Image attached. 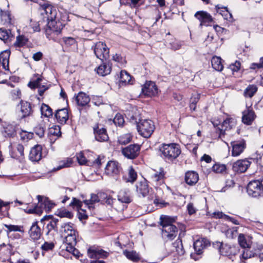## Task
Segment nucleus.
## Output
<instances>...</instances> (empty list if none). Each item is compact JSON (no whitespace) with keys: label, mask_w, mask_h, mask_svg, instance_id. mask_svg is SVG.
<instances>
[{"label":"nucleus","mask_w":263,"mask_h":263,"mask_svg":"<svg viewBox=\"0 0 263 263\" xmlns=\"http://www.w3.org/2000/svg\"><path fill=\"white\" fill-rule=\"evenodd\" d=\"M94 53L97 58L101 61L106 60L109 58V49L105 44L103 42H97L94 47Z\"/></svg>","instance_id":"0eeeda50"},{"label":"nucleus","mask_w":263,"mask_h":263,"mask_svg":"<svg viewBox=\"0 0 263 263\" xmlns=\"http://www.w3.org/2000/svg\"><path fill=\"white\" fill-rule=\"evenodd\" d=\"M111 70V67L109 63H103L96 69L97 73L101 76H105L109 74Z\"/></svg>","instance_id":"bb28decb"},{"label":"nucleus","mask_w":263,"mask_h":263,"mask_svg":"<svg viewBox=\"0 0 263 263\" xmlns=\"http://www.w3.org/2000/svg\"><path fill=\"white\" fill-rule=\"evenodd\" d=\"M72 163V161L70 158H67L60 162L59 165L53 170L55 171L59 170L64 167H67L70 166Z\"/></svg>","instance_id":"de8ad7c7"},{"label":"nucleus","mask_w":263,"mask_h":263,"mask_svg":"<svg viewBox=\"0 0 263 263\" xmlns=\"http://www.w3.org/2000/svg\"><path fill=\"white\" fill-rule=\"evenodd\" d=\"M90 100L89 96L83 92H80L76 97V101L79 106H86L90 102Z\"/></svg>","instance_id":"b1692460"},{"label":"nucleus","mask_w":263,"mask_h":263,"mask_svg":"<svg viewBox=\"0 0 263 263\" xmlns=\"http://www.w3.org/2000/svg\"><path fill=\"white\" fill-rule=\"evenodd\" d=\"M175 221V219L174 218L166 215L161 216L159 222V224L162 227L161 229H165V228H169L172 227V226H174L173 223Z\"/></svg>","instance_id":"a878e982"},{"label":"nucleus","mask_w":263,"mask_h":263,"mask_svg":"<svg viewBox=\"0 0 263 263\" xmlns=\"http://www.w3.org/2000/svg\"><path fill=\"white\" fill-rule=\"evenodd\" d=\"M215 245L219 248V252L224 256H227L232 258L233 256L236 255L238 251V247L234 246H231L228 244H222L219 242H216Z\"/></svg>","instance_id":"423d86ee"},{"label":"nucleus","mask_w":263,"mask_h":263,"mask_svg":"<svg viewBox=\"0 0 263 263\" xmlns=\"http://www.w3.org/2000/svg\"><path fill=\"white\" fill-rule=\"evenodd\" d=\"M101 199L100 198L99 193L97 195L92 194L90 199L84 200V203L90 208L91 207V205L101 201Z\"/></svg>","instance_id":"79ce46f5"},{"label":"nucleus","mask_w":263,"mask_h":263,"mask_svg":"<svg viewBox=\"0 0 263 263\" xmlns=\"http://www.w3.org/2000/svg\"><path fill=\"white\" fill-rule=\"evenodd\" d=\"M164 174L162 172L155 173L152 175V179L153 181L157 182L162 179L163 177Z\"/></svg>","instance_id":"774afa93"},{"label":"nucleus","mask_w":263,"mask_h":263,"mask_svg":"<svg viewBox=\"0 0 263 263\" xmlns=\"http://www.w3.org/2000/svg\"><path fill=\"white\" fill-rule=\"evenodd\" d=\"M57 215L61 218L66 217L69 219H71L73 217V214L65 209L57 212Z\"/></svg>","instance_id":"603ef678"},{"label":"nucleus","mask_w":263,"mask_h":263,"mask_svg":"<svg viewBox=\"0 0 263 263\" xmlns=\"http://www.w3.org/2000/svg\"><path fill=\"white\" fill-rule=\"evenodd\" d=\"M236 125V122L234 119L232 118H228L225 120L220 125V127H218V129L219 132V136L224 135L226 130L232 128Z\"/></svg>","instance_id":"aec40b11"},{"label":"nucleus","mask_w":263,"mask_h":263,"mask_svg":"<svg viewBox=\"0 0 263 263\" xmlns=\"http://www.w3.org/2000/svg\"><path fill=\"white\" fill-rule=\"evenodd\" d=\"M213 171L217 173H222L226 170V167L223 164H216L212 167Z\"/></svg>","instance_id":"bf43d9fd"},{"label":"nucleus","mask_w":263,"mask_h":263,"mask_svg":"<svg viewBox=\"0 0 263 263\" xmlns=\"http://www.w3.org/2000/svg\"><path fill=\"white\" fill-rule=\"evenodd\" d=\"M27 41V40L26 39L25 36H18L16 37V40L14 43V45L18 47H21L23 46L24 44H25Z\"/></svg>","instance_id":"052dcab7"},{"label":"nucleus","mask_w":263,"mask_h":263,"mask_svg":"<svg viewBox=\"0 0 263 263\" xmlns=\"http://www.w3.org/2000/svg\"><path fill=\"white\" fill-rule=\"evenodd\" d=\"M241 256V259H244L245 260H246L248 258L254 257V253L251 250L250 248L249 247V248H243Z\"/></svg>","instance_id":"49530a36"},{"label":"nucleus","mask_w":263,"mask_h":263,"mask_svg":"<svg viewBox=\"0 0 263 263\" xmlns=\"http://www.w3.org/2000/svg\"><path fill=\"white\" fill-rule=\"evenodd\" d=\"M240 67V63L238 61H236L234 63L231 64L229 69H230L232 72L238 71Z\"/></svg>","instance_id":"0e129e2a"},{"label":"nucleus","mask_w":263,"mask_h":263,"mask_svg":"<svg viewBox=\"0 0 263 263\" xmlns=\"http://www.w3.org/2000/svg\"><path fill=\"white\" fill-rule=\"evenodd\" d=\"M159 149L161 156L168 160L176 159L181 153L179 145L175 143L163 144L159 146Z\"/></svg>","instance_id":"20e7f679"},{"label":"nucleus","mask_w":263,"mask_h":263,"mask_svg":"<svg viewBox=\"0 0 263 263\" xmlns=\"http://www.w3.org/2000/svg\"><path fill=\"white\" fill-rule=\"evenodd\" d=\"M77 159L80 165H89L90 164H91V160L90 159L87 160L85 158L84 153L82 152L77 155Z\"/></svg>","instance_id":"4c0bfd02"},{"label":"nucleus","mask_w":263,"mask_h":263,"mask_svg":"<svg viewBox=\"0 0 263 263\" xmlns=\"http://www.w3.org/2000/svg\"><path fill=\"white\" fill-rule=\"evenodd\" d=\"M42 77L41 76H39L36 80L30 82L28 85L31 88L35 89V88L40 87L43 84H45L44 83H42Z\"/></svg>","instance_id":"ea45409f"},{"label":"nucleus","mask_w":263,"mask_h":263,"mask_svg":"<svg viewBox=\"0 0 263 263\" xmlns=\"http://www.w3.org/2000/svg\"><path fill=\"white\" fill-rule=\"evenodd\" d=\"M239 245L243 248H249L250 246V241L247 240L245 236L240 234L238 237Z\"/></svg>","instance_id":"a18cd8bd"},{"label":"nucleus","mask_w":263,"mask_h":263,"mask_svg":"<svg viewBox=\"0 0 263 263\" xmlns=\"http://www.w3.org/2000/svg\"><path fill=\"white\" fill-rule=\"evenodd\" d=\"M42 157V146L35 145L32 147L29 154V158L32 161H38Z\"/></svg>","instance_id":"412c9836"},{"label":"nucleus","mask_w":263,"mask_h":263,"mask_svg":"<svg viewBox=\"0 0 263 263\" xmlns=\"http://www.w3.org/2000/svg\"><path fill=\"white\" fill-rule=\"evenodd\" d=\"M251 162L247 158L236 161L233 164V170L237 173H244L250 166Z\"/></svg>","instance_id":"ddd939ff"},{"label":"nucleus","mask_w":263,"mask_h":263,"mask_svg":"<svg viewBox=\"0 0 263 263\" xmlns=\"http://www.w3.org/2000/svg\"><path fill=\"white\" fill-rule=\"evenodd\" d=\"M10 52L9 51L5 50L0 53V64H2L3 68L8 70L9 60Z\"/></svg>","instance_id":"c85d7f7f"},{"label":"nucleus","mask_w":263,"mask_h":263,"mask_svg":"<svg viewBox=\"0 0 263 263\" xmlns=\"http://www.w3.org/2000/svg\"><path fill=\"white\" fill-rule=\"evenodd\" d=\"M37 198L39 203L42 204L43 202V203L44 205V208L46 211L50 210L54 205V203H53L47 198H44V197L41 196L40 195H38L37 196Z\"/></svg>","instance_id":"473e14b6"},{"label":"nucleus","mask_w":263,"mask_h":263,"mask_svg":"<svg viewBox=\"0 0 263 263\" xmlns=\"http://www.w3.org/2000/svg\"><path fill=\"white\" fill-rule=\"evenodd\" d=\"M258 87L254 84H250L248 85L245 89L243 95L246 98H251L257 91Z\"/></svg>","instance_id":"2f4dec72"},{"label":"nucleus","mask_w":263,"mask_h":263,"mask_svg":"<svg viewBox=\"0 0 263 263\" xmlns=\"http://www.w3.org/2000/svg\"><path fill=\"white\" fill-rule=\"evenodd\" d=\"M41 111L42 115L46 117H50L52 116V109L45 104H42L41 107Z\"/></svg>","instance_id":"a19ab883"},{"label":"nucleus","mask_w":263,"mask_h":263,"mask_svg":"<svg viewBox=\"0 0 263 263\" xmlns=\"http://www.w3.org/2000/svg\"><path fill=\"white\" fill-rule=\"evenodd\" d=\"M93 133L96 140L99 142L106 141L108 136L105 128L101 125L97 124L93 127Z\"/></svg>","instance_id":"f8f14e48"},{"label":"nucleus","mask_w":263,"mask_h":263,"mask_svg":"<svg viewBox=\"0 0 263 263\" xmlns=\"http://www.w3.org/2000/svg\"><path fill=\"white\" fill-rule=\"evenodd\" d=\"M118 199L120 202L125 203H129L132 201L131 197L128 191H121L118 195Z\"/></svg>","instance_id":"7c9ffc66"},{"label":"nucleus","mask_w":263,"mask_h":263,"mask_svg":"<svg viewBox=\"0 0 263 263\" xmlns=\"http://www.w3.org/2000/svg\"><path fill=\"white\" fill-rule=\"evenodd\" d=\"M212 67L218 71H221L223 69L222 59L217 56H214L211 59Z\"/></svg>","instance_id":"c756f323"},{"label":"nucleus","mask_w":263,"mask_h":263,"mask_svg":"<svg viewBox=\"0 0 263 263\" xmlns=\"http://www.w3.org/2000/svg\"><path fill=\"white\" fill-rule=\"evenodd\" d=\"M4 227L7 229L8 233L11 232H23V230H22V227L21 226L5 224Z\"/></svg>","instance_id":"3c124183"},{"label":"nucleus","mask_w":263,"mask_h":263,"mask_svg":"<svg viewBox=\"0 0 263 263\" xmlns=\"http://www.w3.org/2000/svg\"><path fill=\"white\" fill-rule=\"evenodd\" d=\"M3 134L5 137H12L14 134V129L12 126H8L5 128Z\"/></svg>","instance_id":"e2e57ef3"},{"label":"nucleus","mask_w":263,"mask_h":263,"mask_svg":"<svg viewBox=\"0 0 263 263\" xmlns=\"http://www.w3.org/2000/svg\"><path fill=\"white\" fill-rule=\"evenodd\" d=\"M54 245L53 242H45L41 247V248L45 251H49L53 249Z\"/></svg>","instance_id":"338daca9"},{"label":"nucleus","mask_w":263,"mask_h":263,"mask_svg":"<svg viewBox=\"0 0 263 263\" xmlns=\"http://www.w3.org/2000/svg\"><path fill=\"white\" fill-rule=\"evenodd\" d=\"M132 77L125 70H122L120 72V83L122 85H126L130 83Z\"/></svg>","instance_id":"f704fd0d"},{"label":"nucleus","mask_w":263,"mask_h":263,"mask_svg":"<svg viewBox=\"0 0 263 263\" xmlns=\"http://www.w3.org/2000/svg\"><path fill=\"white\" fill-rule=\"evenodd\" d=\"M88 255L91 258H100L106 257L108 256V253L103 250H95L89 249L87 251Z\"/></svg>","instance_id":"393cba45"},{"label":"nucleus","mask_w":263,"mask_h":263,"mask_svg":"<svg viewBox=\"0 0 263 263\" xmlns=\"http://www.w3.org/2000/svg\"><path fill=\"white\" fill-rule=\"evenodd\" d=\"M66 250L67 251L71 253L73 256L78 258L80 256V252L78 250L74 248L76 245L66 244Z\"/></svg>","instance_id":"8fccbe9b"},{"label":"nucleus","mask_w":263,"mask_h":263,"mask_svg":"<svg viewBox=\"0 0 263 263\" xmlns=\"http://www.w3.org/2000/svg\"><path fill=\"white\" fill-rule=\"evenodd\" d=\"M142 92L148 97L155 96L158 93V89L154 82H147L142 88Z\"/></svg>","instance_id":"4468645a"},{"label":"nucleus","mask_w":263,"mask_h":263,"mask_svg":"<svg viewBox=\"0 0 263 263\" xmlns=\"http://www.w3.org/2000/svg\"><path fill=\"white\" fill-rule=\"evenodd\" d=\"M55 116L60 123L64 124L66 123L69 118L68 110L66 108L58 110Z\"/></svg>","instance_id":"4be33fe9"},{"label":"nucleus","mask_w":263,"mask_h":263,"mask_svg":"<svg viewBox=\"0 0 263 263\" xmlns=\"http://www.w3.org/2000/svg\"><path fill=\"white\" fill-rule=\"evenodd\" d=\"M195 16L200 22V26H208L213 22L212 16L205 11L197 12Z\"/></svg>","instance_id":"dca6fc26"},{"label":"nucleus","mask_w":263,"mask_h":263,"mask_svg":"<svg viewBox=\"0 0 263 263\" xmlns=\"http://www.w3.org/2000/svg\"><path fill=\"white\" fill-rule=\"evenodd\" d=\"M247 192L250 196L257 197L263 194V179L250 181L247 186Z\"/></svg>","instance_id":"39448f33"},{"label":"nucleus","mask_w":263,"mask_h":263,"mask_svg":"<svg viewBox=\"0 0 263 263\" xmlns=\"http://www.w3.org/2000/svg\"><path fill=\"white\" fill-rule=\"evenodd\" d=\"M30 237L34 240L39 239L41 236V229L37 224V222H34L29 232Z\"/></svg>","instance_id":"cd10ccee"},{"label":"nucleus","mask_w":263,"mask_h":263,"mask_svg":"<svg viewBox=\"0 0 263 263\" xmlns=\"http://www.w3.org/2000/svg\"><path fill=\"white\" fill-rule=\"evenodd\" d=\"M137 192L139 195L143 197H145L149 193L148 185L145 183H141L137 186Z\"/></svg>","instance_id":"e433bc0d"},{"label":"nucleus","mask_w":263,"mask_h":263,"mask_svg":"<svg viewBox=\"0 0 263 263\" xmlns=\"http://www.w3.org/2000/svg\"><path fill=\"white\" fill-rule=\"evenodd\" d=\"M171 49L174 50L180 49L183 44V42L175 40L170 43Z\"/></svg>","instance_id":"4d7b16f0"},{"label":"nucleus","mask_w":263,"mask_h":263,"mask_svg":"<svg viewBox=\"0 0 263 263\" xmlns=\"http://www.w3.org/2000/svg\"><path fill=\"white\" fill-rule=\"evenodd\" d=\"M99 196L101 199V201L107 203V204H111L113 202V199L110 195H108L104 193H100Z\"/></svg>","instance_id":"09e8293b"},{"label":"nucleus","mask_w":263,"mask_h":263,"mask_svg":"<svg viewBox=\"0 0 263 263\" xmlns=\"http://www.w3.org/2000/svg\"><path fill=\"white\" fill-rule=\"evenodd\" d=\"M215 9L216 12L220 14L224 20H226L230 22H233L234 21L233 15L228 10L227 7L218 5L215 6Z\"/></svg>","instance_id":"6ab92c4d"},{"label":"nucleus","mask_w":263,"mask_h":263,"mask_svg":"<svg viewBox=\"0 0 263 263\" xmlns=\"http://www.w3.org/2000/svg\"><path fill=\"white\" fill-rule=\"evenodd\" d=\"M11 33L10 30L5 29H0V39L3 41H6L10 38Z\"/></svg>","instance_id":"864d4df0"},{"label":"nucleus","mask_w":263,"mask_h":263,"mask_svg":"<svg viewBox=\"0 0 263 263\" xmlns=\"http://www.w3.org/2000/svg\"><path fill=\"white\" fill-rule=\"evenodd\" d=\"M113 122L115 125L122 126L124 123L123 116L121 114H117L113 120Z\"/></svg>","instance_id":"5fc2aeb1"},{"label":"nucleus","mask_w":263,"mask_h":263,"mask_svg":"<svg viewBox=\"0 0 263 263\" xmlns=\"http://www.w3.org/2000/svg\"><path fill=\"white\" fill-rule=\"evenodd\" d=\"M60 231L66 244L76 245L77 233L73 224L71 222L63 223Z\"/></svg>","instance_id":"7ed1b4c3"},{"label":"nucleus","mask_w":263,"mask_h":263,"mask_svg":"<svg viewBox=\"0 0 263 263\" xmlns=\"http://www.w3.org/2000/svg\"><path fill=\"white\" fill-rule=\"evenodd\" d=\"M226 236L229 238H233L237 235V230L236 228L230 229L226 232Z\"/></svg>","instance_id":"13d9d810"},{"label":"nucleus","mask_w":263,"mask_h":263,"mask_svg":"<svg viewBox=\"0 0 263 263\" xmlns=\"http://www.w3.org/2000/svg\"><path fill=\"white\" fill-rule=\"evenodd\" d=\"M130 122L137 125L139 133L144 138H149L155 129L154 122L147 119H141L139 111L136 108H133L131 111L127 114Z\"/></svg>","instance_id":"f257e3e1"},{"label":"nucleus","mask_w":263,"mask_h":263,"mask_svg":"<svg viewBox=\"0 0 263 263\" xmlns=\"http://www.w3.org/2000/svg\"><path fill=\"white\" fill-rule=\"evenodd\" d=\"M131 140H132V136H131L130 134H125L120 135L118 137V141L121 144L125 145V144L128 143L129 142H130Z\"/></svg>","instance_id":"c03bdc74"},{"label":"nucleus","mask_w":263,"mask_h":263,"mask_svg":"<svg viewBox=\"0 0 263 263\" xmlns=\"http://www.w3.org/2000/svg\"><path fill=\"white\" fill-rule=\"evenodd\" d=\"M255 112L251 107H247L242 112V121L247 125H250L255 118Z\"/></svg>","instance_id":"a211bd4d"},{"label":"nucleus","mask_w":263,"mask_h":263,"mask_svg":"<svg viewBox=\"0 0 263 263\" xmlns=\"http://www.w3.org/2000/svg\"><path fill=\"white\" fill-rule=\"evenodd\" d=\"M41 11L43 21L47 22V27L45 30L46 34L50 35L52 32L57 34L59 33L60 31L55 20L57 14L56 9L50 4H44L41 6Z\"/></svg>","instance_id":"f03ea898"},{"label":"nucleus","mask_w":263,"mask_h":263,"mask_svg":"<svg viewBox=\"0 0 263 263\" xmlns=\"http://www.w3.org/2000/svg\"><path fill=\"white\" fill-rule=\"evenodd\" d=\"M173 247L174 249L173 252H176V253L179 255H182L184 253V250L183 248L181 240L180 239H177L173 243Z\"/></svg>","instance_id":"72a5a7b5"},{"label":"nucleus","mask_w":263,"mask_h":263,"mask_svg":"<svg viewBox=\"0 0 263 263\" xmlns=\"http://www.w3.org/2000/svg\"><path fill=\"white\" fill-rule=\"evenodd\" d=\"M18 116L21 118H24L31 115L33 112L31 104L27 101L21 100L17 105Z\"/></svg>","instance_id":"9b49d317"},{"label":"nucleus","mask_w":263,"mask_h":263,"mask_svg":"<svg viewBox=\"0 0 263 263\" xmlns=\"http://www.w3.org/2000/svg\"><path fill=\"white\" fill-rule=\"evenodd\" d=\"M198 179V174L194 171H189L185 174V182L187 184L190 185L195 184L197 182Z\"/></svg>","instance_id":"5701e85b"},{"label":"nucleus","mask_w":263,"mask_h":263,"mask_svg":"<svg viewBox=\"0 0 263 263\" xmlns=\"http://www.w3.org/2000/svg\"><path fill=\"white\" fill-rule=\"evenodd\" d=\"M49 133L51 135L59 137L61 135L60 128L57 125L53 126L49 129Z\"/></svg>","instance_id":"680f3d73"},{"label":"nucleus","mask_w":263,"mask_h":263,"mask_svg":"<svg viewBox=\"0 0 263 263\" xmlns=\"http://www.w3.org/2000/svg\"><path fill=\"white\" fill-rule=\"evenodd\" d=\"M162 239L165 241L172 240L178 235V229L174 225L171 227H166L165 229H161Z\"/></svg>","instance_id":"1a4fd4ad"},{"label":"nucleus","mask_w":263,"mask_h":263,"mask_svg":"<svg viewBox=\"0 0 263 263\" xmlns=\"http://www.w3.org/2000/svg\"><path fill=\"white\" fill-rule=\"evenodd\" d=\"M0 15L1 20L4 24H10L11 22V17L10 12L8 10L3 11L1 10Z\"/></svg>","instance_id":"58836bf2"},{"label":"nucleus","mask_w":263,"mask_h":263,"mask_svg":"<svg viewBox=\"0 0 263 263\" xmlns=\"http://www.w3.org/2000/svg\"><path fill=\"white\" fill-rule=\"evenodd\" d=\"M26 212L28 213H34L40 215L42 213L43 210L38 205H36L33 209H28Z\"/></svg>","instance_id":"69168bd1"},{"label":"nucleus","mask_w":263,"mask_h":263,"mask_svg":"<svg viewBox=\"0 0 263 263\" xmlns=\"http://www.w3.org/2000/svg\"><path fill=\"white\" fill-rule=\"evenodd\" d=\"M137 173L133 168V166H129L128 169V178L127 181L133 183L137 179Z\"/></svg>","instance_id":"37998d69"},{"label":"nucleus","mask_w":263,"mask_h":263,"mask_svg":"<svg viewBox=\"0 0 263 263\" xmlns=\"http://www.w3.org/2000/svg\"><path fill=\"white\" fill-rule=\"evenodd\" d=\"M140 146L138 144H130L122 149V154L127 158L134 159L139 154Z\"/></svg>","instance_id":"6e6552de"},{"label":"nucleus","mask_w":263,"mask_h":263,"mask_svg":"<svg viewBox=\"0 0 263 263\" xmlns=\"http://www.w3.org/2000/svg\"><path fill=\"white\" fill-rule=\"evenodd\" d=\"M232 147V156L237 157L239 156L244 151L246 147L245 140H242L238 141H233L231 143Z\"/></svg>","instance_id":"2eb2a0df"},{"label":"nucleus","mask_w":263,"mask_h":263,"mask_svg":"<svg viewBox=\"0 0 263 263\" xmlns=\"http://www.w3.org/2000/svg\"><path fill=\"white\" fill-rule=\"evenodd\" d=\"M199 99V95L196 94L193 96L191 99V103L190 104V109L195 110L196 107V104Z\"/></svg>","instance_id":"6e6d98bb"},{"label":"nucleus","mask_w":263,"mask_h":263,"mask_svg":"<svg viewBox=\"0 0 263 263\" xmlns=\"http://www.w3.org/2000/svg\"><path fill=\"white\" fill-rule=\"evenodd\" d=\"M121 168L119 163L115 161H109L105 167V173L110 176L116 177L120 174Z\"/></svg>","instance_id":"9d476101"},{"label":"nucleus","mask_w":263,"mask_h":263,"mask_svg":"<svg viewBox=\"0 0 263 263\" xmlns=\"http://www.w3.org/2000/svg\"><path fill=\"white\" fill-rule=\"evenodd\" d=\"M210 245L209 240L204 238H200L194 243V248L197 254H201L207 247Z\"/></svg>","instance_id":"f3484780"},{"label":"nucleus","mask_w":263,"mask_h":263,"mask_svg":"<svg viewBox=\"0 0 263 263\" xmlns=\"http://www.w3.org/2000/svg\"><path fill=\"white\" fill-rule=\"evenodd\" d=\"M123 254L133 261H138L140 259L139 254L135 251L125 250L123 251Z\"/></svg>","instance_id":"c9c22d12"}]
</instances>
